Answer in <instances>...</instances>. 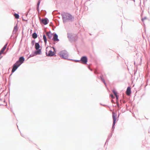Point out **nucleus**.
Returning <instances> with one entry per match:
<instances>
[{
	"instance_id": "nucleus-1",
	"label": "nucleus",
	"mask_w": 150,
	"mask_h": 150,
	"mask_svg": "<svg viewBox=\"0 0 150 150\" xmlns=\"http://www.w3.org/2000/svg\"><path fill=\"white\" fill-rule=\"evenodd\" d=\"M54 51H52L51 50L52 47H47L46 49V54L47 56H52L55 54V49L54 47H52Z\"/></svg>"
},
{
	"instance_id": "nucleus-2",
	"label": "nucleus",
	"mask_w": 150,
	"mask_h": 150,
	"mask_svg": "<svg viewBox=\"0 0 150 150\" xmlns=\"http://www.w3.org/2000/svg\"><path fill=\"white\" fill-rule=\"evenodd\" d=\"M88 59L86 57L83 56L81 57V60L77 62H80L83 64H86L87 62Z\"/></svg>"
},
{
	"instance_id": "nucleus-3",
	"label": "nucleus",
	"mask_w": 150,
	"mask_h": 150,
	"mask_svg": "<svg viewBox=\"0 0 150 150\" xmlns=\"http://www.w3.org/2000/svg\"><path fill=\"white\" fill-rule=\"evenodd\" d=\"M59 55L61 57L65 59L68 57L67 53L65 51H61L59 52Z\"/></svg>"
},
{
	"instance_id": "nucleus-4",
	"label": "nucleus",
	"mask_w": 150,
	"mask_h": 150,
	"mask_svg": "<svg viewBox=\"0 0 150 150\" xmlns=\"http://www.w3.org/2000/svg\"><path fill=\"white\" fill-rule=\"evenodd\" d=\"M18 62H16L13 66V67L12 70V73L14 72L17 68L20 66L18 64Z\"/></svg>"
},
{
	"instance_id": "nucleus-5",
	"label": "nucleus",
	"mask_w": 150,
	"mask_h": 150,
	"mask_svg": "<svg viewBox=\"0 0 150 150\" xmlns=\"http://www.w3.org/2000/svg\"><path fill=\"white\" fill-rule=\"evenodd\" d=\"M24 61V58L23 57H21L19 58V60L16 62H18V64L20 65Z\"/></svg>"
},
{
	"instance_id": "nucleus-6",
	"label": "nucleus",
	"mask_w": 150,
	"mask_h": 150,
	"mask_svg": "<svg viewBox=\"0 0 150 150\" xmlns=\"http://www.w3.org/2000/svg\"><path fill=\"white\" fill-rule=\"evenodd\" d=\"M53 40L54 42H58L59 40L58 38V35L56 34H54L53 36Z\"/></svg>"
},
{
	"instance_id": "nucleus-7",
	"label": "nucleus",
	"mask_w": 150,
	"mask_h": 150,
	"mask_svg": "<svg viewBox=\"0 0 150 150\" xmlns=\"http://www.w3.org/2000/svg\"><path fill=\"white\" fill-rule=\"evenodd\" d=\"M126 93L127 95L128 96H129L130 95L131 93V89L130 87H128L127 88L126 91Z\"/></svg>"
},
{
	"instance_id": "nucleus-8",
	"label": "nucleus",
	"mask_w": 150,
	"mask_h": 150,
	"mask_svg": "<svg viewBox=\"0 0 150 150\" xmlns=\"http://www.w3.org/2000/svg\"><path fill=\"white\" fill-rule=\"evenodd\" d=\"M65 15V17H64V18H67V19H72V16L71 15L69 14V13H66Z\"/></svg>"
},
{
	"instance_id": "nucleus-9",
	"label": "nucleus",
	"mask_w": 150,
	"mask_h": 150,
	"mask_svg": "<svg viewBox=\"0 0 150 150\" xmlns=\"http://www.w3.org/2000/svg\"><path fill=\"white\" fill-rule=\"evenodd\" d=\"M116 115H115L114 113H113L112 118L113 119V126L115 125V121L116 120Z\"/></svg>"
},
{
	"instance_id": "nucleus-10",
	"label": "nucleus",
	"mask_w": 150,
	"mask_h": 150,
	"mask_svg": "<svg viewBox=\"0 0 150 150\" xmlns=\"http://www.w3.org/2000/svg\"><path fill=\"white\" fill-rule=\"evenodd\" d=\"M48 20L47 18H45L42 20V22L45 25H46L48 23Z\"/></svg>"
},
{
	"instance_id": "nucleus-11",
	"label": "nucleus",
	"mask_w": 150,
	"mask_h": 150,
	"mask_svg": "<svg viewBox=\"0 0 150 150\" xmlns=\"http://www.w3.org/2000/svg\"><path fill=\"white\" fill-rule=\"evenodd\" d=\"M7 45V44H6L5 45L2 50L0 51V55L4 52V51Z\"/></svg>"
},
{
	"instance_id": "nucleus-12",
	"label": "nucleus",
	"mask_w": 150,
	"mask_h": 150,
	"mask_svg": "<svg viewBox=\"0 0 150 150\" xmlns=\"http://www.w3.org/2000/svg\"><path fill=\"white\" fill-rule=\"evenodd\" d=\"M46 35L49 39H51L52 37V34L50 32L46 33Z\"/></svg>"
},
{
	"instance_id": "nucleus-13",
	"label": "nucleus",
	"mask_w": 150,
	"mask_h": 150,
	"mask_svg": "<svg viewBox=\"0 0 150 150\" xmlns=\"http://www.w3.org/2000/svg\"><path fill=\"white\" fill-rule=\"evenodd\" d=\"M40 47V46L38 43H35V48L37 50H38Z\"/></svg>"
},
{
	"instance_id": "nucleus-14",
	"label": "nucleus",
	"mask_w": 150,
	"mask_h": 150,
	"mask_svg": "<svg viewBox=\"0 0 150 150\" xmlns=\"http://www.w3.org/2000/svg\"><path fill=\"white\" fill-rule=\"evenodd\" d=\"M41 53V50L40 49L38 50H37L35 52V53L36 55L40 54Z\"/></svg>"
},
{
	"instance_id": "nucleus-15",
	"label": "nucleus",
	"mask_w": 150,
	"mask_h": 150,
	"mask_svg": "<svg viewBox=\"0 0 150 150\" xmlns=\"http://www.w3.org/2000/svg\"><path fill=\"white\" fill-rule=\"evenodd\" d=\"M43 39L45 42V44H46L47 43V40L46 37L45 35H43Z\"/></svg>"
},
{
	"instance_id": "nucleus-16",
	"label": "nucleus",
	"mask_w": 150,
	"mask_h": 150,
	"mask_svg": "<svg viewBox=\"0 0 150 150\" xmlns=\"http://www.w3.org/2000/svg\"><path fill=\"white\" fill-rule=\"evenodd\" d=\"M32 37L34 39L36 38L37 37V34L35 33H33L32 35Z\"/></svg>"
},
{
	"instance_id": "nucleus-17",
	"label": "nucleus",
	"mask_w": 150,
	"mask_h": 150,
	"mask_svg": "<svg viewBox=\"0 0 150 150\" xmlns=\"http://www.w3.org/2000/svg\"><path fill=\"white\" fill-rule=\"evenodd\" d=\"M14 16L16 19H18L19 18V15L18 14H15L14 15Z\"/></svg>"
},
{
	"instance_id": "nucleus-18",
	"label": "nucleus",
	"mask_w": 150,
	"mask_h": 150,
	"mask_svg": "<svg viewBox=\"0 0 150 150\" xmlns=\"http://www.w3.org/2000/svg\"><path fill=\"white\" fill-rule=\"evenodd\" d=\"M17 30H18L17 26V25H16L15 26V27L14 28L13 32H16L17 31Z\"/></svg>"
},
{
	"instance_id": "nucleus-19",
	"label": "nucleus",
	"mask_w": 150,
	"mask_h": 150,
	"mask_svg": "<svg viewBox=\"0 0 150 150\" xmlns=\"http://www.w3.org/2000/svg\"><path fill=\"white\" fill-rule=\"evenodd\" d=\"M113 93H114L117 99H118L117 96V93L115 91H113Z\"/></svg>"
},
{
	"instance_id": "nucleus-20",
	"label": "nucleus",
	"mask_w": 150,
	"mask_h": 150,
	"mask_svg": "<svg viewBox=\"0 0 150 150\" xmlns=\"http://www.w3.org/2000/svg\"><path fill=\"white\" fill-rule=\"evenodd\" d=\"M101 79L102 81L105 84V80L102 78V77H101Z\"/></svg>"
},
{
	"instance_id": "nucleus-21",
	"label": "nucleus",
	"mask_w": 150,
	"mask_h": 150,
	"mask_svg": "<svg viewBox=\"0 0 150 150\" xmlns=\"http://www.w3.org/2000/svg\"><path fill=\"white\" fill-rule=\"evenodd\" d=\"M146 18H143L142 19V21H144V20H146Z\"/></svg>"
},
{
	"instance_id": "nucleus-22",
	"label": "nucleus",
	"mask_w": 150,
	"mask_h": 150,
	"mask_svg": "<svg viewBox=\"0 0 150 150\" xmlns=\"http://www.w3.org/2000/svg\"><path fill=\"white\" fill-rule=\"evenodd\" d=\"M95 73L96 74H98V73H97V71L96 70L95 71Z\"/></svg>"
},
{
	"instance_id": "nucleus-23",
	"label": "nucleus",
	"mask_w": 150,
	"mask_h": 150,
	"mask_svg": "<svg viewBox=\"0 0 150 150\" xmlns=\"http://www.w3.org/2000/svg\"><path fill=\"white\" fill-rule=\"evenodd\" d=\"M110 96L112 98H114V97L112 95H110Z\"/></svg>"
},
{
	"instance_id": "nucleus-24",
	"label": "nucleus",
	"mask_w": 150,
	"mask_h": 150,
	"mask_svg": "<svg viewBox=\"0 0 150 150\" xmlns=\"http://www.w3.org/2000/svg\"><path fill=\"white\" fill-rule=\"evenodd\" d=\"M39 4H40V2H39L38 3L37 5H38V6H39Z\"/></svg>"
}]
</instances>
